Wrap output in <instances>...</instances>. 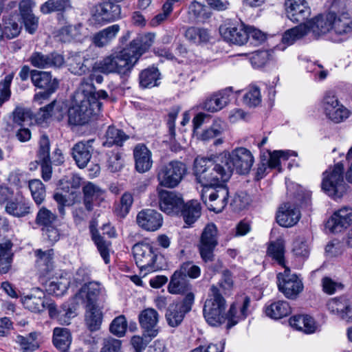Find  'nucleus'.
Here are the masks:
<instances>
[{
  "mask_svg": "<svg viewBox=\"0 0 352 352\" xmlns=\"http://www.w3.org/2000/svg\"><path fill=\"white\" fill-rule=\"evenodd\" d=\"M250 303V298L245 296L242 305L234 302L230 305L228 312L226 313V300L221 295L219 288L212 285L204 305V316L210 326L219 327L227 322L226 327L230 329L246 318Z\"/></svg>",
  "mask_w": 352,
  "mask_h": 352,
  "instance_id": "obj_1",
  "label": "nucleus"
},
{
  "mask_svg": "<svg viewBox=\"0 0 352 352\" xmlns=\"http://www.w3.org/2000/svg\"><path fill=\"white\" fill-rule=\"evenodd\" d=\"M194 172L197 180L203 188L206 186H226L231 177L230 170L224 166L220 154L214 159L197 157L194 162Z\"/></svg>",
  "mask_w": 352,
  "mask_h": 352,
  "instance_id": "obj_2",
  "label": "nucleus"
},
{
  "mask_svg": "<svg viewBox=\"0 0 352 352\" xmlns=\"http://www.w3.org/2000/svg\"><path fill=\"white\" fill-rule=\"evenodd\" d=\"M343 173L344 165L340 162L323 173L322 189L334 199L342 197L347 190L348 185L344 180Z\"/></svg>",
  "mask_w": 352,
  "mask_h": 352,
  "instance_id": "obj_3",
  "label": "nucleus"
},
{
  "mask_svg": "<svg viewBox=\"0 0 352 352\" xmlns=\"http://www.w3.org/2000/svg\"><path fill=\"white\" fill-rule=\"evenodd\" d=\"M220 159L224 166L230 170L231 175L234 170L240 175H245L250 172L254 162L251 151L244 147H239L232 152H223L220 154Z\"/></svg>",
  "mask_w": 352,
  "mask_h": 352,
  "instance_id": "obj_4",
  "label": "nucleus"
},
{
  "mask_svg": "<svg viewBox=\"0 0 352 352\" xmlns=\"http://www.w3.org/2000/svg\"><path fill=\"white\" fill-rule=\"evenodd\" d=\"M187 174L186 165L177 160L162 164L157 169L159 186L166 188L177 187Z\"/></svg>",
  "mask_w": 352,
  "mask_h": 352,
  "instance_id": "obj_5",
  "label": "nucleus"
},
{
  "mask_svg": "<svg viewBox=\"0 0 352 352\" xmlns=\"http://www.w3.org/2000/svg\"><path fill=\"white\" fill-rule=\"evenodd\" d=\"M132 252L135 264L144 275L161 269L156 262L157 250L151 243H138L133 246Z\"/></svg>",
  "mask_w": 352,
  "mask_h": 352,
  "instance_id": "obj_6",
  "label": "nucleus"
},
{
  "mask_svg": "<svg viewBox=\"0 0 352 352\" xmlns=\"http://www.w3.org/2000/svg\"><path fill=\"white\" fill-rule=\"evenodd\" d=\"M30 76L33 85L43 90L36 94L34 97V100L41 104L43 100L48 99L58 89V81L56 78H52L50 72L35 69L30 72Z\"/></svg>",
  "mask_w": 352,
  "mask_h": 352,
  "instance_id": "obj_7",
  "label": "nucleus"
},
{
  "mask_svg": "<svg viewBox=\"0 0 352 352\" xmlns=\"http://www.w3.org/2000/svg\"><path fill=\"white\" fill-rule=\"evenodd\" d=\"M229 192L226 186H206L201 190V197L208 210L221 212L226 206Z\"/></svg>",
  "mask_w": 352,
  "mask_h": 352,
  "instance_id": "obj_8",
  "label": "nucleus"
},
{
  "mask_svg": "<svg viewBox=\"0 0 352 352\" xmlns=\"http://www.w3.org/2000/svg\"><path fill=\"white\" fill-rule=\"evenodd\" d=\"M321 108L327 118L335 123L344 121L351 115V111L338 100L336 94L331 91L325 93L321 102Z\"/></svg>",
  "mask_w": 352,
  "mask_h": 352,
  "instance_id": "obj_9",
  "label": "nucleus"
},
{
  "mask_svg": "<svg viewBox=\"0 0 352 352\" xmlns=\"http://www.w3.org/2000/svg\"><path fill=\"white\" fill-rule=\"evenodd\" d=\"M277 284L279 291L290 299L296 298L304 287L302 280L296 274H291L289 267H285L283 273L277 274Z\"/></svg>",
  "mask_w": 352,
  "mask_h": 352,
  "instance_id": "obj_10",
  "label": "nucleus"
},
{
  "mask_svg": "<svg viewBox=\"0 0 352 352\" xmlns=\"http://www.w3.org/2000/svg\"><path fill=\"white\" fill-rule=\"evenodd\" d=\"M97 106H93L89 101H74V104L67 110L68 123L74 126L87 124L91 116L96 113Z\"/></svg>",
  "mask_w": 352,
  "mask_h": 352,
  "instance_id": "obj_11",
  "label": "nucleus"
},
{
  "mask_svg": "<svg viewBox=\"0 0 352 352\" xmlns=\"http://www.w3.org/2000/svg\"><path fill=\"white\" fill-rule=\"evenodd\" d=\"M195 302V296L189 294L182 301L170 304L166 312V320L172 327L179 326L185 315L189 312Z\"/></svg>",
  "mask_w": 352,
  "mask_h": 352,
  "instance_id": "obj_12",
  "label": "nucleus"
},
{
  "mask_svg": "<svg viewBox=\"0 0 352 352\" xmlns=\"http://www.w3.org/2000/svg\"><path fill=\"white\" fill-rule=\"evenodd\" d=\"M217 243V228L214 223H209L202 232L199 245L201 257L205 262L213 260V252Z\"/></svg>",
  "mask_w": 352,
  "mask_h": 352,
  "instance_id": "obj_13",
  "label": "nucleus"
},
{
  "mask_svg": "<svg viewBox=\"0 0 352 352\" xmlns=\"http://www.w3.org/2000/svg\"><path fill=\"white\" fill-rule=\"evenodd\" d=\"M247 25L243 23L227 22L219 27L221 36L227 42L243 45L248 42Z\"/></svg>",
  "mask_w": 352,
  "mask_h": 352,
  "instance_id": "obj_14",
  "label": "nucleus"
},
{
  "mask_svg": "<svg viewBox=\"0 0 352 352\" xmlns=\"http://www.w3.org/2000/svg\"><path fill=\"white\" fill-rule=\"evenodd\" d=\"M139 58L128 47L111 58V73L128 74Z\"/></svg>",
  "mask_w": 352,
  "mask_h": 352,
  "instance_id": "obj_15",
  "label": "nucleus"
},
{
  "mask_svg": "<svg viewBox=\"0 0 352 352\" xmlns=\"http://www.w3.org/2000/svg\"><path fill=\"white\" fill-rule=\"evenodd\" d=\"M159 206L168 214H177L184 206L182 197L173 191L160 190L158 191Z\"/></svg>",
  "mask_w": 352,
  "mask_h": 352,
  "instance_id": "obj_16",
  "label": "nucleus"
},
{
  "mask_svg": "<svg viewBox=\"0 0 352 352\" xmlns=\"http://www.w3.org/2000/svg\"><path fill=\"white\" fill-rule=\"evenodd\" d=\"M351 223H352V208L344 206L333 212L326 223V228L332 233H338Z\"/></svg>",
  "mask_w": 352,
  "mask_h": 352,
  "instance_id": "obj_17",
  "label": "nucleus"
},
{
  "mask_svg": "<svg viewBox=\"0 0 352 352\" xmlns=\"http://www.w3.org/2000/svg\"><path fill=\"white\" fill-rule=\"evenodd\" d=\"M29 62L34 67L46 69L60 67L64 64L65 60L62 55L56 52L44 54L40 52H34L29 58Z\"/></svg>",
  "mask_w": 352,
  "mask_h": 352,
  "instance_id": "obj_18",
  "label": "nucleus"
},
{
  "mask_svg": "<svg viewBox=\"0 0 352 352\" xmlns=\"http://www.w3.org/2000/svg\"><path fill=\"white\" fill-rule=\"evenodd\" d=\"M136 221L142 229L155 232L163 225V217L161 213L153 209H144L138 212Z\"/></svg>",
  "mask_w": 352,
  "mask_h": 352,
  "instance_id": "obj_19",
  "label": "nucleus"
},
{
  "mask_svg": "<svg viewBox=\"0 0 352 352\" xmlns=\"http://www.w3.org/2000/svg\"><path fill=\"white\" fill-rule=\"evenodd\" d=\"M74 101L83 102L89 101L93 106H97L99 111L101 107V102L96 97V88L91 81V78H83L75 91L73 97Z\"/></svg>",
  "mask_w": 352,
  "mask_h": 352,
  "instance_id": "obj_20",
  "label": "nucleus"
},
{
  "mask_svg": "<svg viewBox=\"0 0 352 352\" xmlns=\"http://www.w3.org/2000/svg\"><path fill=\"white\" fill-rule=\"evenodd\" d=\"M138 319L145 336L150 338L157 336L159 331V314L155 309L147 308L142 310L139 314Z\"/></svg>",
  "mask_w": 352,
  "mask_h": 352,
  "instance_id": "obj_21",
  "label": "nucleus"
},
{
  "mask_svg": "<svg viewBox=\"0 0 352 352\" xmlns=\"http://www.w3.org/2000/svg\"><path fill=\"white\" fill-rule=\"evenodd\" d=\"M94 142V139L87 141H80L75 144L72 147V157L80 168H84L90 161L94 151L92 146Z\"/></svg>",
  "mask_w": 352,
  "mask_h": 352,
  "instance_id": "obj_22",
  "label": "nucleus"
},
{
  "mask_svg": "<svg viewBox=\"0 0 352 352\" xmlns=\"http://www.w3.org/2000/svg\"><path fill=\"white\" fill-rule=\"evenodd\" d=\"M232 94V87H227L214 93L204 101L203 109L212 113L221 110L230 102Z\"/></svg>",
  "mask_w": 352,
  "mask_h": 352,
  "instance_id": "obj_23",
  "label": "nucleus"
},
{
  "mask_svg": "<svg viewBox=\"0 0 352 352\" xmlns=\"http://www.w3.org/2000/svg\"><path fill=\"white\" fill-rule=\"evenodd\" d=\"M300 218L299 209L292 204L285 203L280 206L276 214V221L283 227L296 225Z\"/></svg>",
  "mask_w": 352,
  "mask_h": 352,
  "instance_id": "obj_24",
  "label": "nucleus"
},
{
  "mask_svg": "<svg viewBox=\"0 0 352 352\" xmlns=\"http://www.w3.org/2000/svg\"><path fill=\"white\" fill-rule=\"evenodd\" d=\"M285 6L287 17L294 22L303 21L310 14L305 0H286Z\"/></svg>",
  "mask_w": 352,
  "mask_h": 352,
  "instance_id": "obj_25",
  "label": "nucleus"
},
{
  "mask_svg": "<svg viewBox=\"0 0 352 352\" xmlns=\"http://www.w3.org/2000/svg\"><path fill=\"white\" fill-rule=\"evenodd\" d=\"M135 168L140 173L148 171L153 166L152 153L143 144H137L133 149Z\"/></svg>",
  "mask_w": 352,
  "mask_h": 352,
  "instance_id": "obj_26",
  "label": "nucleus"
},
{
  "mask_svg": "<svg viewBox=\"0 0 352 352\" xmlns=\"http://www.w3.org/2000/svg\"><path fill=\"white\" fill-rule=\"evenodd\" d=\"M83 202L86 209L91 211L94 205H100L106 197L105 192L98 186L89 182L82 188Z\"/></svg>",
  "mask_w": 352,
  "mask_h": 352,
  "instance_id": "obj_27",
  "label": "nucleus"
},
{
  "mask_svg": "<svg viewBox=\"0 0 352 352\" xmlns=\"http://www.w3.org/2000/svg\"><path fill=\"white\" fill-rule=\"evenodd\" d=\"M329 19L331 20L332 30L345 38L352 34V21L346 13L336 16L334 13H329Z\"/></svg>",
  "mask_w": 352,
  "mask_h": 352,
  "instance_id": "obj_28",
  "label": "nucleus"
},
{
  "mask_svg": "<svg viewBox=\"0 0 352 352\" xmlns=\"http://www.w3.org/2000/svg\"><path fill=\"white\" fill-rule=\"evenodd\" d=\"M6 212L15 217H23L31 212L30 204L25 197L17 195L6 203Z\"/></svg>",
  "mask_w": 352,
  "mask_h": 352,
  "instance_id": "obj_29",
  "label": "nucleus"
},
{
  "mask_svg": "<svg viewBox=\"0 0 352 352\" xmlns=\"http://www.w3.org/2000/svg\"><path fill=\"white\" fill-rule=\"evenodd\" d=\"M32 1L22 0L19 3V10L25 30L30 34L35 32L38 25V19L34 16L32 10Z\"/></svg>",
  "mask_w": 352,
  "mask_h": 352,
  "instance_id": "obj_30",
  "label": "nucleus"
},
{
  "mask_svg": "<svg viewBox=\"0 0 352 352\" xmlns=\"http://www.w3.org/2000/svg\"><path fill=\"white\" fill-rule=\"evenodd\" d=\"M155 39V34L154 33L139 34L130 43L128 47L140 58L153 45Z\"/></svg>",
  "mask_w": 352,
  "mask_h": 352,
  "instance_id": "obj_31",
  "label": "nucleus"
},
{
  "mask_svg": "<svg viewBox=\"0 0 352 352\" xmlns=\"http://www.w3.org/2000/svg\"><path fill=\"white\" fill-rule=\"evenodd\" d=\"M36 266L41 276H47L54 268V250L48 249L43 251L41 249L35 251Z\"/></svg>",
  "mask_w": 352,
  "mask_h": 352,
  "instance_id": "obj_32",
  "label": "nucleus"
},
{
  "mask_svg": "<svg viewBox=\"0 0 352 352\" xmlns=\"http://www.w3.org/2000/svg\"><path fill=\"white\" fill-rule=\"evenodd\" d=\"M168 289L170 294L184 295V297H186L189 294L195 296L188 280L176 272H174L170 278Z\"/></svg>",
  "mask_w": 352,
  "mask_h": 352,
  "instance_id": "obj_33",
  "label": "nucleus"
},
{
  "mask_svg": "<svg viewBox=\"0 0 352 352\" xmlns=\"http://www.w3.org/2000/svg\"><path fill=\"white\" fill-rule=\"evenodd\" d=\"M102 235L98 233V230L94 229L93 226L90 227V231L91 233V238L97 246L98 251L102 258L106 263L109 261V249L108 243H107L105 235H107V238L110 237V231L109 230V226L104 225L102 229Z\"/></svg>",
  "mask_w": 352,
  "mask_h": 352,
  "instance_id": "obj_34",
  "label": "nucleus"
},
{
  "mask_svg": "<svg viewBox=\"0 0 352 352\" xmlns=\"http://www.w3.org/2000/svg\"><path fill=\"white\" fill-rule=\"evenodd\" d=\"M290 325L306 334L314 333L318 329L314 318L307 315L294 316L289 319Z\"/></svg>",
  "mask_w": 352,
  "mask_h": 352,
  "instance_id": "obj_35",
  "label": "nucleus"
},
{
  "mask_svg": "<svg viewBox=\"0 0 352 352\" xmlns=\"http://www.w3.org/2000/svg\"><path fill=\"white\" fill-rule=\"evenodd\" d=\"M12 248L10 239L0 243V274H6L11 268L14 256Z\"/></svg>",
  "mask_w": 352,
  "mask_h": 352,
  "instance_id": "obj_36",
  "label": "nucleus"
},
{
  "mask_svg": "<svg viewBox=\"0 0 352 352\" xmlns=\"http://www.w3.org/2000/svg\"><path fill=\"white\" fill-rule=\"evenodd\" d=\"M100 285L96 282H90L83 285L78 293L76 295V298L86 300V307H96V302L100 294Z\"/></svg>",
  "mask_w": 352,
  "mask_h": 352,
  "instance_id": "obj_37",
  "label": "nucleus"
},
{
  "mask_svg": "<svg viewBox=\"0 0 352 352\" xmlns=\"http://www.w3.org/2000/svg\"><path fill=\"white\" fill-rule=\"evenodd\" d=\"M65 110L66 106L64 103L54 100L39 109L37 114L38 119L44 121L52 116H54L57 120H60Z\"/></svg>",
  "mask_w": 352,
  "mask_h": 352,
  "instance_id": "obj_38",
  "label": "nucleus"
},
{
  "mask_svg": "<svg viewBox=\"0 0 352 352\" xmlns=\"http://www.w3.org/2000/svg\"><path fill=\"white\" fill-rule=\"evenodd\" d=\"M309 28V33L312 32L315 36L328 32L332 30L331 20L329 19V13L326 16H318L304 23Z\"/></svg>",
  "mask_w": 352,
  "mask_h": 352,
  "instance_id": "obj_39",
  "label": "nucleus"
},
{
  "mask_svg": "<svg viewBox=\"0 0 352 352\" xmlns=\"http://www.w3.org/2000/svg\"><path fill=\"white\" fill-rule=\"evenodd\" d=\"M52 342L61 352H67L72 343V335L67 328L56 327L53 331Z\"/></svg>",
  "mask_w": 352,
  "mask_h": 352,
  "instance_id": "obj_40",
  "label": "nucleus"
},
{
  "mask_svg": "<svg viewBox=\"0 0 352 352\" xmlns=\"http://www.w3.org/2000/svg\"><path fill=\"white\" fill-rule=\"evenodd\" d=\"M40 336L37 331L31 332L26 336L18 335L15 342L21 346L23 352H34L40 346Z\"/></svg>",
  "mask_w": 352,
  "mask_h": 352,
  "instance_id": "obj_41",
  "label": "nucleus"
},
{
  "mask_svg": "<svg viewBox=\"0 0 352 352\" xmlns=\"http://www.w3.org/2000/svg\"><path fill=\"white\" fill-rule=\"evenodd\" d=\"M266 316L273 319H280L291 313L289 303L285 300H278L265 307Z\"/></svg>",
  "mask_w": 352,
  "mask_h": 352,
  "instance_id": "obj_42",
  "label": "nucleus"
},
{
  "mask_svg": "<svg viewBox=\"0 0 352 352\" xmlns=\"http://www.w3.org/2000/svg\"><path fill=\"white\" fill-rule=\"evenodd\" d=\"M160 73L155 67L142 70L139 75L140 85L142 88H152L159 85Z\"/></svg>",
  "mask_w": 352,
  "mask_h": 352,
  "instance_id": "obj_43",
  "label": "nucleus"
},
{
  "mask_svg": "<svg viewBox=\"0 0 352 352\" xmlns=\"http://www.w3.org/2000/svg\"><path fill=\"white\" fill-rule=\"evenodd\" d=\"M201 206L197 200H191L184 204L181 210L184 222L188 226L194 223L201 216Z\"/></svg>",
  "mask_w": 352,
  "mask_h": 352,
  "instance_id": "obj_44",
  "label": "nucleus"
},
{
  "mask_svg": "<svg viewBox=\"0 0 352 352\" xmlns=\"http://www.w3.org/2000/svg\"><path fill=\"white\" fill-rule=\"evenodd\" d=\"M19 21V15L16 13L10 14L3 18V26L6 38L12 39L19 35L21 26Z\"/></svg>",
  "mask_w": 352,
  "mask_h": 352,
  "instance_id": "obj_45",
  "label": "nucleus"
},
{
  "mask_svg": "<svg viewBox=\"0 0 352 352\" xmlns=\"http://www.w3.org/2000/svg\"><path fill=\"white\" fill-rule=\"evenodd\" d=\"M72 8L71 0H48L40 7L44 14L52 12L63 13Z\"/></svg>",
  "mask_w": 352,
  "mask_h": 352,
  "instance_id": "obj_46",
  "label": "nucleus"
},
{
  "mask_svg": "<svg viewBox=\"0 0 352 352\" xmlns=\"http://www.w3.org/2000/svg\"><path fill=\"white\" fill-rule=\"evenodd\" d=\"M267 254L284 269L287 267L285 265V241L283 239L279 238L276 241L272 242L268 247Z\"/></svg>",
  "mask_w": 352,
  "mask_h": 352,
  "instance_id": "obj_47",
  "label": "nucleus"
},
{
  "mask_svg": "<svg viewBox=\"0 0 352 352\" xmlns=\"http://www.w3.org/2000/svg\"><path fill=\"white\" fill-rule=\"evenodd\" d=\"M292 252L298 259L305 261L310 254L309 241L304 236H297L292 243Z\"/></svg>",
  "mask_w": 352,
  "mask_h": 352,
  "instance_id": "obj_48",
  "label": "nucleus"
},
{
  "mask_svg": "<svg viewBox=\"0 0 352 352\" xmlns=\"http://www.w3.org/2000/svg\"><path fill=\"white\" fill-rule=\"evenodd\" d=\"M110 3L104 1L96 5L93 10L92 21L94 23L102 25L110 20Z\"/></svg>",
  "mask_w": 352,
  "mask_h": 352,
  "instance_id": "obj_49",
  "label": "nucleus"
},
{
  "mask_svg": "<svg viewBox=\"0 0 352 352\" xmlns=\"http://www.w3.org/2000/svg\"><path fill=\"white\" fill-rule=\"evenodd\" d=\"M309 33V28L305 24H300L298 26L287 30L283 35L282 41L283 43L290 45L295 41L304 37Z\"/></svg>",
  "mask_w": 352,
  "mask_h": 352,
  "instance_id": "obj_50",
  "label": "nucleus"
},
{
  "mask_svg": "<svg viewBox=\"0 0 352 352\" xmlns=\"http://www.w3.org/2000/svg\"><path fill=\"white\" fill-rule=\"evenodd\" d=\"M85 324L90 331L100 329L102 323V312L97 307H86Z\"/></svg>",
  "mask_w": 352,
  "mask_h": 352,
  "instance_id": "obj_51",
  "label": "nucleus"
},
{
  "mask_svg": "<svg viewBox=\"0 0 352 352\" xmlns=\"http://www.w3.org/2000/svg\"><path fill=\"white\" fill-rule=\"evenodd\" d=\"M24 307L32 312L39 313L45 309L47 298L28 296L22 299Z\"/></svg>",
  "mask_w": 352,
  "mask_h": 352,
  "instance_id": "obj_52",
  "label": "nucleus"
},
{
  "mask_svg": "<svg viewBox=\"0 0 352 352\" xmlns=\"http://www.w3.org/2000/svg\"><path fill=\"white\" fill-rule=\"evenodd\" d=\"M269 155L267 164L271 169L277 168L279 172L281 170L280 159L287 160L290 156H297L296 152L292 151H274L269 152Z\"/></svg>",
  "mask_w": 352,
  "mask_h": 352,
  "instance_id": "obj_53",
  "label": "nucleus"
},
{
  "mask_svg": "<svg viewBox=\"0 0 352 352\" xmlns=\"http://www.w3.org/2000/svg\"><path fill=\"white\" fill-rule=\"evenodd\" d=\"M186 38L191 43L199 44L209 41L210 34L207 30L191 27L185 32Z\"/></svg>",
  "mask_w": 352,
  "mask_h": 352,
  "instance_id": "obj_54",
  "label": "nucleus"
},
{
  "mask_svg": "<svg viewBox=\"0 0 352 352\" xmlns=\"http://www.w3.org/2000/svg\"><path fill=\"white\" fill-rule=\"evenodd\" d=\"M348 306L349 300L344 297L331 298L327 304L329 311L340 319Z\"/></svg>",
  "mask_w": 352,
  "mask_h": 352,
  "instance_id": "obj_55",
  "label": "nucleus"
},
{
  "mask_svg": "<svg viewBox=\"0 0 352 352\" xmlns=\"http://www.w3.org/2000/svg\"><path fill=\"white\" fill-rule=\"evenodd\" d=\"M274 50H257L251 54L250 60L254 68L265 66L272 58Z\"/></svg>",
  "mask_w": 352,
  "mask_h": 352,
  "instance_id": "obj_56",
  "label": "nucleus"
},
{
  "mask_svg": "<svg viewBox=\"0 0 352 352\" xmlns=\"http://www.w3.org/2000/svg\"><path fill=\"white\" fill-rule=\"evenodd\" d=\"M28 187L35 203L37 205L41 204L46 195L45 188L42 182L39 179H32L28 182Z\"/></svg>",
  "mask_w": 352,
  "mask_h": 352,
  "instance_id": "obj_57",
  "label": "nucleus"
},
{
  "mask_svg": "<svg viewBox=\"0 0 352 352\" xmlns=\"http://www.w3.org/2000/svg\"><path fill=\"white\" fill-rule=\"evenodd\" d=\"M56 220V215L45 207H42L37 212L35 223L43 228L52 226Z\"/></svg>",
  "mask_w": 352,
  "mask_h": 352,
  "instance_id": "obj_58",
  "label": "nucleus"
},
{
  "mask_svg": "<svg viewBox=\"0 0 352 352\" xmlns=\"http://www.w3.org/2000/svg\"><path fill=\"white\" fill-rule=\"evenodd\" d=\"M133 202L132 195L129 192L124 193L121 197L120 203L115 207V214L119 217H124L129 213Z\"/></svg>",
  "mask_w": 352,
  "mask_h": 352,
  "instance_id": "obj_59",
  "label": "nucleus"
},
{
  "mask_svg": "<svg viewBox=\"0 0 352 352\" xmlns=\"http://www.w3.org/2000/svg\"><path fill=\"white\" fill-rule=\"evenodd\" d=\"M223 131V122L221 120H216L209 128L204 130L200 134L199 138L202 141H210L221 135Z\"/></svg>",
  "mask_w": 352,
  "mask_h": 352,
  "instance_id": "obj_60",
  "label": "nucleus"
},
{
  "mask_svg": "<svg viewBox=\"0 0 352 352\" xmlns=\"http://www.w3.org/2000/svg\"><path fill=\"white\" fill-rule=\"evenodd\" d=\"M244 104L252 107L258 106L261 102L260 89L256 86H251L243 97Z\"/></svg>",
  "mask_w": 352,
  "mask_h": 352,
  "instance_id": "obj_61",
  "label": "nucleus"
},
{
  "mask_svg": "<svg viewBox=\"0 0 352 352\" xmlns=\"http://www.w3.org/2000/svg\"><path fill=\"white\" fill-rule=\"evenodd\" d=\"M80 34L79 25H68L61 28L58 32L57 37L63 43L70 42Z\"/></svg>",
  "mask_w": 352,
  "mask_h": 352,
  "instance_id": "obj_62",
  "label": "nucleus"
},
{
  "mask_svg": "<svg viewBox=\"0 0 352 352\" xmlns=\"http://www.w3.org/2000/svg\"><path fill=\"white\" fill-rule=\"evenodd\" d=\"M175 272L185 278L187 276L190 278H197L201 274L200 267L190 261L182 263L179 269Z\"/></svg>",
  "mask_w": 352,
  "mask_h": 352,
  "instance_id": "obj_63",
  "label": "nucleus"
},
{
  "mask_svg": "<svg viewBox=\"0 0 352 352\" xmlns=\"http://www.w3.org/2000/svg\"><path fill=\"white\" fill-rule=\"evenodd\" d=\"M69 69L75 75L81 76L88 70L87 65L84 64L83 58L78 55L69 58Z\"/></svg>",
  "mask_w": 352,
  "mask_h": 352,
  "instance_id": "obj_64",
  "label": "nucleus"
}]
</instances>
